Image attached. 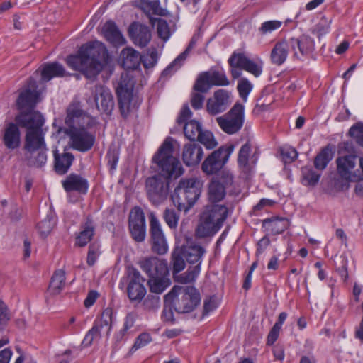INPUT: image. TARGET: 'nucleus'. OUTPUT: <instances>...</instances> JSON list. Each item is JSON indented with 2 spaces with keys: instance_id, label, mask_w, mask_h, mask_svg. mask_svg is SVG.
I'll return each mask as SVG.
<instances>
[{
  "instance_id": "38",
  "label": "nucleus",
  "mask_w": 363,
  "mask_h": 363,
  "mask_svg": "<svg viewBox=\"0 0 363 363\" xmlns=\"http://www.w3.org/2000/svg\"><path fill=\"white\" fill-rule=\"evenodd\" d=\"M65 279V272L62 269L57 270L51 278L48 292L51 295L59 294L64 289Z\"/></svg>"
},
{
  "instance_id": "57",
  "label": "nucleus",
  "mask_w": 363,
  "mask_h": 363,
  "mask_svg": "<svg viewBox=\"0 0 363 363\" xmlns=\"http://www.w3.org/2000/svg\"><path fill=\"white\" fill-rule=\"evenodd\" d=\"M143 304L145 308L149 311L157 310L160 306V297L153 295L148 296Z\"/></svg>"
},
{
  "instance_id": "13",
  "label": "nucleus",
  "mask_w": 363,
  "mask_h": 363,
  "mask_svg": "<svg viewBox=\"0 0 363 363\" xmlns=\"http://www.w3.org/2000/svg\"><path fill=\"white\" fill-rule=\"evenodd\" d=\"M228 63L230 66L240 67V69L255 77H259L263 72L264 62L260 57H256L254 59H250L242 52H233L228 59Z\"/></svg>"
},
{
  "instance_id": "22",
  "label": "nucleus",
  "mask_w": 363,
  "mask_h": 363,
  "mask_svg": "<svg viewBox=\"0 0 363 363\" xmlns=\"http://www.w3.org/2000/svg\"><path fill=\"white\" fill-rule=\"evenodd\" d=\"M128 34L133 43L141 48L145 47L152 38L149 27L138 22H133L130 25Z\"/></svg>"
},
{
  "instance_id": "25",
  "label": "nucleus",
  "mask_w": 363,
  "mask_h": 363,
  "mask_svg": "<svg viewBox=\"0 0 363 363\" xmlns=\"http://www.w3.org/2000/svg\"><path fill=\"white\" fill-rule=\"evenodd\" d=\"M63 188L67 192L77 191L79 194H86L89 189L88 181L78 175L72 174L62 181Z\"/></svg>"
},
{
  "instance_id": "11",
  "label": "nucleus",
  "mask_w": 363,
  "mask_h": 363,
  "mask_svg": "<svg viewBox=\"0 0 363 363\" xmlns=\"http://www.w3.org/2000/svg\"><path fill=\"white\" fill-rule=\"evenodd\" d=\"M230 82L223 69L212 68L201 73L194 86L195 91L207 92L212 86H226Z\"/></svg>"
},
{
  "instance_id": "47",
  "label": "nucleus",
  "mask_w": 363,
  "mask_h": 363,
  "mask_svg": "<svg viewBox=\"0 0 363 363\" xmlns=\"http://www.w3.org/2000/svg\"><path fill=\"white\" fill-rule=\"evenodd\" d=\"M202 130V125L196 120H190L184 125L185 137L191 141H195Z\"/></svg>"
},
{
  "instance_id": "18",
  "label": "nucleus",
  "mask_w": 363,
  "mask_h": 363,
  "mask_svg": "<svg viewBox=\"0 0 363 363\" xmlns=\"http://www.w3.org/2000/svg\"><path fill=\"white\" fill-rule=\"evenodd\" d=\"M231 93L225 89L216 90L206 104L208 113L215 116L224 112L231 104Z\"/></svg>"
},
{
  "instance_id": "31",
  "label": "nucleus",
  "mask_w": 363,
  "mask_h": 363,
  "mask_svg": "<svg viewBox=\"0 0 363 363\" xmlns=\"http://www.w3.org/2000/svg\"><path fill=\"white\" fill-rule=\"evenodd\" d=\"M198 37L194 36L186 50L179 55L162 72L163 76L171 75L178 70L184 64L190 51L195 47Z\"/></svg>"
},
{
  "instance_id": "20",
  "label": "nucleus",
  "mask_w": 363,
  "mask_h": 363,
  "mask_svg": "<svg viewBox=\"0 0 363 363\" xmlns=\"http://www.w3.org/2000/svg\"><path fill=\"white\" fill-rule=\"evenodd\" d=\"M93 97L97 109L103 113L111 115L114 101L110 89L101 84L96 85L93 91Z\"/></svg>"
},
{
  "instance_id": "24",
  "label": "nucleus",
  "mask_w": 363,
  "mask_h": 363,
  "mask_svg": "<svg viewBox=\"0 0 363 363\" xmlns=\"http://www.w3.org/2000/svg\"><path fill=\"white\" fill-rule=\"evenodd\" d=\"M25 160L28 165L34 167H43L48 160V147L25 149Z\"/></svg>"
},
{
  "instance_id": "15",
  "label": "nucleus",
  "mask_w": 363,
  "mask_h": 363,
  "mask_svg": "<svg viewBox=\"0 0 363 363\" xmlns=\"http://www.w3.org/2000/svg\"><path fill=\"white\" fill-rule=\"evenodd\" d=\"M128 296L132 301H140L145 297L147 291L144 286L145 279L140 272L131 268L128 272Z\"/></svg>"
},
{
  "instance_id": "44",
  "label": "nucleus",
  "mask_w": 363,
  "mask_h": 363,
  "mask_svg": "<svg viewBox=\"0 0 363 363\" xmlns=\"http://www.w3.org/2000/svg\"><path fill=\"white\" fill-rule=\"evenodd\" d=\"M142 9L148 14L167 16V11L162 9L160 0H140Z\"/></svg>"
},
{
  "instance_id": "17",
  "label": "nucleus",
  "mask_w": 363,
  "mask_h": 363,
  "mask_svg": "<svg viewBox=\"0 0 363 363\" xmlns=\"http://www.w3.org/2000/svg\"><path fill=\"white\" fill-rule=\"evenodd\" d=\"M139 266L149 278L162 275H169L167 262L157 257L143 258L139 261Z\"/></svg>"
},
{
  "instance_id": "2",
  "label": "nucleus",
  "mask_w": 363,
  "mask_h": 363,
  "mask_svg": "<svg viewBox=\"0 0 363 363\" xmlns=\"http://www.w3.org/2000/svg\"><path fill=\"white\" fill-rule=\"evenodd\" d=\"M160 174L146 179L145 188L149 200L153 205L162 203L169 194V179H177L184 173L179 160L173 156L172 138H167L152 157Z\"/></svg>"
},
{
  "instance_id": "60",
  "label": "nucleus",
  "mask_w": 363,
  "mask_h": 363,
  "mask_svg": "<svg viewBox=\"0 0 363 363\" xmlns=\"http://www.w3.org/2000/svg\"><path fill=\"white\" fill-rule=\"evenodd\" d=\"M99 255V247L96 245H91L89 247L87 255V263L89 266H92L96 262Z\"/></svg>"
},
{
  "instance_id": "43",
  "label": "nucleus",
  "mask_w": 363,
  "mask_h": 363,
  "mask_svg": "<svg viewBox=\"0 0 363 363\" xmlns=\"http://www.w3.org/2000/svg\"><path fill=\"white\" fill-rule=\"evenodd\" d=\"M57 223L56 217L50 213L37 225V230L42 238H46L53 230Z\"/></svg>"
},
{
  "instance_id": "53",
  "label": "nucleus",
  "mask_w": 363,
  "mask_h": 363,
  "mask_svg": "<svg viewBox=\"0 0 363 363\" xmlns=\"http://www.w3.org/2000/svg\"><path fill=\"white\" fill-rule=\"evenodd\" d=\"M280 153L282 160L285 163H291L298 157V153L297 150L289 145H284L280 147Z\"/></svg>"
},
{
  "instance_id": "1",
  "label": "nucleus",
  "mask_w": 363,
  "mask_h": 363,
  "mask_svg": "<svg viewBox=\"0 0 363 363\" xmlns=\"http://www.w3.org/2000/svg\"><path fill=\"white\" fill-rule=\"evenodd\" d=\"M41 91L38 90L37 82L30 77L26 84L20 90L16 100V106L20 113L16 116V122L26 128L23 149L47 147L43 128L44 118L42 114L34 108L41 101Z\"/></svg>"
},
{
  "instance_id": "12",
  "label": "nucleus",
  "mask_w": 363,
  "mask_h": 363,
  "mask_svg": "<svg viewBox=\"0 0 363 363\" xmlns=\"http://www.w3.org/2000/svg\"><path fill=\"white\" fill-rule=\"evenodd\" d=\"M235 146L232 144L222 146L213 151L203 162L202 170L207 174H213L220 170L228 161L234 151Z\"/></svg>"
},
{
  "instance_id": "30",
  "label": "nucleus",
  "mask_w": 363,
  "mask_h": 363,
  "mask_svg": "<svg viewBox=\"0 0 363 363\" xmlns=\"http://www.w3.org/2000/svg\"><path fill=\"white\" fill-rule=\"evenodd\" d=\"M3 141L5 146L10 150H15L20 146L21 133L16 124L10 123L6 126Z\"/></svg>"
},
{
  "instance_id": "64",
  "label": "nucleus",
  "mask_w": 363,
  "mask_h": 363,
  "mask_svg": "<svg viewBox=\"0 0 363 363\" xmlns=\"http://www.w3.org/2000/svg\"><path fill=\"white\" fill-rule=\"evenodd\" d=\"M270 245V240L268 237L264 236L259 240L257 244L256 256L259 257L262 255Z\"/></svg>"
},
{
  "instance_id": "51",
  "label": "nucleus",
  "mask_w": 363,
  "mask_h": 363,
  "mask_svg": "<svg viewBox=\"0 0 363 363\" xmlns=\"http://www.w3.org/2000/svg\"><path fill=\"white\" fill-rule=\"evenodd\" d=\"M102 333L104 332L94 324L84 336L82 345L85 347H89L94 340L100 339Z\"/></svg>"
},
{
  "instance_id": "16",
  "label": "nucleus",
  "mask_w": 363,
  "mask_h": 363,
  "mask_svg": "<svg viewBox=\"0 0 363 363\" xmlns=\"http://www.w3.org/2000/svg\"><path fill=\"white\" fill-rule=\"evenodd\" d=\"M129 229L135 241L140 242L145 240L146 237L145 217L140 207H134L130 212Z\"/></svg>"
},
{
  "instance_id": "36",
  "label": "nucleus",
  "mask_w": 363,
  "mask_h": 363,
  "mask_svg": "<svg viewBox=\"0 0 363 363\" xmlns=\"http://www.w3.org/2000/svg\"><path fill=\"white\" fill-rule=\"evenodd\" d=\"M94 235V226L91 220H87L82 227L76 237V245L79 247L86 245L92 239Z\"/></svg>"
},
{
  "instance_id": "3",
  "label": "nucleus",
  "mask_w": 363,
  "mask_h": 363,
  "mask_svg": "<svg viewBox=\"0 0 363 363\" xmlns=\"http://www.w3.org/2000/svg\"><path fill=\"white\" fill-rule=\"evenodd\" d=\"M65 133L69 138L70 146L79 152H87L95 143V135L90 132L95 124L94 118L82 111L78 104H71L67 109Z\"/></svg>"
},
{
  "instance_id": "26",
  "label": "nucleus",
  "mask_w": 363,
  "mask_h": 363,
  "mask_svg": "<svg viewBox=\"0 0 363 363\" xmlns=\"http://www.w3.org/2000/svg\"><path fill=\"white\" fill-rule=\"evenodd\" d=\"M203 155L201 147L195 143L186 144L184 146L182 159L187 166L198 164L203 158Z\"/></svg>"
},
{
  "instance_id": "40",
  "label": "nucleus",
  "mask_w": 363,
  "mask_h": 363,
  "mask_svg": "<svg viewBox=\"0 0 363 363\" xmlns=\"http://www.w3.org/2000/svg\"><path fill=\"white\" fill-rule=\"evenodd\" d=\"M225 196V186L218 179H212L208 185V199L211 202H218Z\"/></svg>"
},
{
  "instance_id": "41",
  "label": "nucleus",
  "mask_w": 363,
  "mask_h": 363,
  "mask_svg": "<svg viewBox=\"0 0 363 363\" xmlns=\"http://www.w3.org/2000/svg\"><path fill=\"white\" fill-rule=\"evenodd\" d=\"M200 272L199 266H191L185 272L174 275V279L176 282L182 284L193 283L196 281Z\"/></svg>"
},
{
  "instance_id": "45",
  "label": "nucleus",
  "mask_w": 363,
  "mask_h": 363,
  "mask_svg": "<svg viewBox=\"0 0 363 363\" xmlns=\"http://www.w3.org/2000/svg\"><path fill=\"white\" fill-rule=\"evenodd\" d=\"M333 157L332 148L327 146L316 155L314 160V166L316 169L323 170Z\"/></svg>"
},
{
  "instance_id": "62",
  "label": "nucleus",
  "mask_w": 363,
  "mask_h": 363,
  "mask_svg": "<svg viewBox=\"0 0 363 363\" xmlns=\"http://www.w3.org/2000/svg\"><path fill=\"white\" fill-rule=\"evenodd\" d=\"M214 179H218L221 184H223L225 189L230 186L233 183V176L228 172H223L220 175L215 177Z\"/></svg>"
},
{
  "instance_id": "19",
  "label": "nucleus",
  "mask_w": 363,
  "mask_h": 363,
  "mask_svg": "<svg viewBox=\"0 0 363 363\" xmlns=\"http://www.w3.org/2000/svg\"><path fill=\"white\" fill-rule=\"evenodd\" d=\"M289 40L294 57L299 60H303L315 50V41L308 35H303L298 38H291Z\"/></svg>"
},
{
  "instance_id": "27",
  "label": "nucleus",
  "mask_w": 363,
  "mask_h": 363,
  "mask_svg": "<svg viewBox=\"0 0 363 363\" xmlns=\"http://www.w3.org/2000/svg\"><path fill=\"white\" fill-rule=\"evenodd\" d=\"M102 32L106 40L115 47L121 46L126 43L125 38L113 21H107L103 26Z\"/></svg>"
},
{
  "instance_id": "52",
  "label": "nucleus",
  "mask_w": 363,
  "mask_h": 363,
  "mask_svg": "<svg viewBox=\"0 0 363 363\" xmlns=\"http://www.w3.org/2000/svg\"><path fill=\"white\" fill-rule=\"evenodd\" d=\"M237 89L240 96L246 102L248 95L253 89V84L247 78H241L238 82Z\"/></svg>"
},
{
  "instance_id": "21",
  "label": "nucleus",
  "mask_w": 363,
  "mask_h": 363,
  "mask_svg": "<svg viewBox=\"0 0 363 363\" xmlns=\"http://www.w3.org/2000/svg\"><path fill=\"white\" fill-rule=\"evenodd\" d=\"M256 152L252 154V147L249 143L244 144L240 149L238 157V164L242 172L250 173L255 167L258 160Z\"/></svg>"
},
{
  "instance_id": "9",
  "label": "nucleus",
  "mask_w": 363,
  "mask_h": 363,
  "mask_svg": "<svg viewBox=\"0 0 363 363\" xmlns=\"http://www.w3.org/2000/svg\"><path fill=\"white\" fill-rule=\"evenodd\" d=\"M134 82L127 74H122L116 93L118 98V105L121 114L125 117L128 113L138 107L140 101L138 97L133 95Z\"/></svg>"
},
{
  "instance_id": "55",
  "label": "nucleus",
  "mask_w": 363,
  "mask_h": 363,
  "mask_svg": "<svg viewBox=\"0 0 363 363\" xmlns=\"http://www.w3.org/2000/svg\"><path fill=\"white\" fill-rule=\"evenodd\" d=\"M158 60V53L155 49L150 50L145 56L142 57L141 62L145 68H150L155 65Z\"/></svg>"
},
{
  "instance_id": "42",
  "label": "nucleus",
  "mask_w": 363,
  "mask_h": 363,
  "mask_svg": "<svg viewBox=\"0 0 363 363\" xmlns=\"http://www.w3.org/2000/svg\"><path fill=\"white\" fill-rule=\"evenodd\" d=\"M113 322V310L111 308H105L99 319H96L94 324L97 325L103 332L109 334Z\"/></svg>"
},
{
  "instance_id": "56",
  "label": "nucleus",
  "mask_w": 363,
  "mask_h": 363,
  "mask_svg": "<svg viewBox=\"0 0 363 363\" xmlns=\"http://www.w3.org/2000/svg\"><path fill=\"white\" fill-rule=\"evenodd\" d=\"M349 133L352 137L356 138L359 145L363 147V124L357 123L352 125L349 130Z\"/></svg>"
},
{
  "instance_id": "7",
  "label": "nucleus",
  "mask_w": 363,
  "mask_h": 363,
  "mask_svg": "<svg viewBox=\"0 0 363 363\" xmlns=\"http://www.w3.org/2000/svg\"><path fill=\"white\" fill-rule=\"evenodd\" d=\"M202 183L197 178L182 179L172 195L174 205L180 211L187 212L200 196Z\"/></svg>"
},
{
  "instance_id": "49",
  "label": "nucleus",
  "mask_w": 363,
  "mask_h": 363,
  "mask_svg": "<svg viewBox=\"0 0 363 363\" xmlns=\"http://www.w3.org/2000/svg\"><path fill=\"white\" fill-rule=\"evenodd\" d=\"M303 184L306 186H315L319 182L320 174L311 168H302Z\"/></svg>"
},
{
  "instance_id": "4",
  "label": "nucleus",
  "mask_w": 363,
  "mask_h": 363,
  "mask_svg": "<svg viewBox=\"0 0 363 363\" xmlns=\"http://www.w3.org/2000/svg\"><path fill=\"white\" fill-rule=\"evenodd\" d=\"M108 60V53L105 45L94 40L82 45L76 55L67 57L66 62L72 69L82 72L87 78H94Z\"/></svg>"
},
{
  "instance_id": "29",
  "label": "nucleus",
  "mask_w": 363,
  "mask_h": 363,
  "mask_svg": "<svg viewBox=\"0 0 363 363\" xmlns=\"http://www.w3.org/2000/svg\"><path fill=\"white\" fill-rule=\"evenodd\" d=\"M289 50H291V45L289 39L277 42L271 51L272 63L276 65L284 64L287 59Z\"/></svg>"
},
{
  "instance_id": "54",
  "label": "nucleus",
  "mask_w": 363,
  "mask_h": 363,
  "mask_svg": "<svg viewBox=\"0 0 363 363\" xmlns=\"http://www.w3.org/2000/svg\"><path fill=\"white\" fill-rule=\"evenodd\" d=\"M163 218L167 225L171 229H175L178 225L179 216L172 209H166Z\"/></svg>"
},
{
  "instance_id": "10",
  "label": "nucleus",
  "mask_w": 363,
  "mask_h": 363,
  "mask_svg": "<svg viewBox=\"0 0 363 363\" xmlns=\"http://www.w3.org/2000/svg\"><path fill=\"white\" fill-rule=\"evenodd\" d=\"M245 121V106L236 103L231 109L216 118L220 129L227 134L233 135L240 131Z\"/></svg>"
},
{
  "instance_id": "33",
  "label": "nucleus",
  "mask_w": 363,
  "mask_h": 363,
  "mask_svg": "<svg viewBox=\"0 0 363 363\" xmlns=\"http://www.w3.org/2000/svg\"><path fill=\"white\" fill-rule=\"evenodd\" d=\"M74 156L69 152L57 153L54 151L55 169L59 174H64L67 172L74 160Z\"/></svg>"
},
{
  "instance_id": "28",
  "label": "nucleus",
  "mask_w": 363,
  "mask_h": 363,
  "mask_svg": "<svg viewBox=\"0 0 363 363\" xmlns=\"http://www.w3.org/2000/svg\"><path fill=\"white\" fill-rule=\"evenodd\" d=\"M40 73L41 81L47 82L54 77H61L65 74L64 67L58 62L46 63L40 67L36 73Z\"/></svg>"
},
{
  "instance_id": "23",
  "label": "nucleus",
  "mask_w": 363,
  "mask_h": 363,
  "mask_svg": "<svg viewBox=\"0 0 363 363\" xmlns=\"http://www.w3.org/2000/svg\"><path fill=\"white\" fill-rule=\"evenodd\" d=\"M141 60L139 52L131 47L123 48L119 55V62L125 69H136L140 67Z\"/></svg>"
},
{
  "instance_id": "39",
  "label": "nucleus",
  "mask_w": 363,
  "mask_h": 363,
  "mask_svg": "<svg viewBox=\"0 0 363 363\" xmlns=\"http://www.w3.org/2000/svg\"><path fill=\"white\" fill-rule=\"evenodd\" d=\"M318 22L315 23L310 29L312 34L319 39L329 33L331 24V19L327 18L322 13H318Z\"/></svg>"
},
{
  "instance_id": "35",
  "label": "nucleus",
  "mask_w": 363,
  "mask_h": 363,
  "mask_svg": "<svg viewBox=\"0 0 363 363\" xmlns=\"http://www.w3.org/2000/svg\"><path fill=\"white\" fill-rule=\"evenodd\" d=\"M177 21V18H174V21L170 20V24H169L164 19L158 18L156 20V27L158 37L161 38L164 42H167L174 32L175 23Z\"/></svg>"
},
{
  "instance_id": "5",
  "label": "nucleus",
  "mask_w": 363,
  "mask_h": 363,
  "mask_svg": "<svg viewBox=\"0 0 363 363\" xmlns=\"http://www.w3.org/2000/svg\"><path fill=\"white\" fill-rule=\"evenodd\" d=\"M228 215V209L225 205H208L199 219L196 229V235L199 238L212 237L222 228Z\"/></svg>"
},
{
  "instance_id": "46",
  "label": "nucleus",
  "mask_w": 363,
  "mask_h": 363,
  "mask_svg": "<svg viewBox=\"0 0 363 363\" xmlns=\"http://www.w3.org/2000/svg\"><path fill=\"white\" fill-rule=\"evenodd\" d=\"M183 254V247H176L172 253L171 262L172 264L173 276L182 272L186 266Z\"/></svg>"
},
{
  "instance_id": "59",
  "label": "nucleus",
  "mask_w": 363,
  "mask_h": 363,
  "mask_svg": "<svg viewBox=\"0 0 363 363\" xmlns=\"http://www.w3.org/2000/svg\"><path fill=\"white\" fill-rule=\"evenodd\" d=\"M340 266L337 268V271L344 281H346L348 279V260L346 256L341 255L340 257Z\"/></svg>"
},
{
  "instance_id": "14",
  "label": "nucleus",
  "mask_w": 363,
  "mask_h": 363,
  "mask_svg": "<svg viewBox=\"0 0 363 363\" xmlns=\"http://www.w3.org/2000/svg\"><path fill=\"white\" fill-rule=\"evenodd\" d=\"M150 232L152 250L159 255L167 253L169 249L167 239L159 220L152 212L150 213Z\"/></svg>"
},
{
  "instance_id": "48",
  "label": "nucleus",
  "mask_w": 363,
  "mask_h": 363,
  "mask_svg": "<svg viewBox=\"0 0 363 363\" xmlns=\"http://www.w3.org/2000/svg\"><path fill=\"white\" fill-rule=\"evenodd\" d=\"M283 22L278 20L267 21L261 23L258 32L262 35H267L281 27Z\"/></svg>"
},
{
  "instance_id": "63",
  "label": "nucleus",
  "mask_w": 363,
  "mask_h": 363,
  "mask_svg": "<svg viewBox=\"0 0 363 363\" xmlns=\"http://www.w3.org/2000/svg\"><path fill=\"white\" fill-rule=\"evenodd\" d=\"M202 93H194L192 94L191 104L196 110L201 109L203 107L205 97Z\"/></svg>"
},
{
  "instance_id": "32",
  "label": "nucleus",
  "mask_w": 363,
  "mask_h": 363,
  "mask_svg": "<svg viewBox=\"0 0 363 363\" xmlns=\"http://www.w3.org/2000/svg\"><path fill=\"white\" fill-rule=\"evenodd\" d=\"M205 252L204 248L197 245H189L183 248L184 257L188 263L195 264L194 266H199V267H201L202 257Z\"/></svg>"
},
{
  "instance_id": "37",
  "label": "nucleus",
  "mask_w": 363,
  "mask_h": 363,
  "mask_svg": "<svg viewBox=\"0 0 363 363\" xmlns=\"http://www.w3.org/2000/svg\"><path fill=\"white\" fill-rule=\"evenodd\" d=\"M171 284L169 275H162L149 278L148 285L151 292L160 294L164 291Z\"/></svg>"
},
{
  "instance_id": "58",
  "label": "nucleus",
  "mask_w": 363,
  "mask_h": 363,
  "mask_svg": "<svg viewBox=\"0 0 363 363\" xmlns=\"http://www.w3.org/2000/svg\"><path fill=\"white\" fill-rule=\"evenodd\" d=\"M152 341L151 335L147 333L140 334L136 339L132 349L137 350L150 343Z\"/></svg>"
},
{
  "instance_id": "34",
  "label": "nucleus",
  "mask_w": 363,
  "mask_h": 363,
  "mask_svg": "<svg viewBox=\"0 0 363 363\" xmlns=\"http://www.w3.org/2000/svg\"><path fill=\"white\" fill-rule=\"evenodd\" d=\"M263 226L274 235L283 233L289 226V221L285 218L274 217L263 220Z\"/></svg>"
},
{
  "instance_id": "6",
  "label": "nucleus",
  "mask_w": 363,
  "mask_h": 363,
  "mask_svg": "<svg viewBox=\"0 0 363 363\" xmlns=\"http://www.w3.org/2000/svg\"><path fill=\"white\" fill-rule=\"evenodd\" d=\"M165 304L174 307L176 311L186 313L193 311L200 303L201 296L194 286H174L164 297Z\"/></svg>"
},
{
  "instance_id": "61",
  "label": "nucleus",
  "mask_w": 363,
  "mask_h": 363,
  "mask_svg": "<svg viewBox=\"0 0 363 363\" xmlns=\"http://www.w3.org/2000/svg\"><path fill=\"white\" fill-rule=\"evenodd\" d=\"M218 307V303L215 297L206 298L203 303V315H207Z\"/></svg>"
},
{
  "instance_id": "8",
  "label": "nucleus",
  "mask_w": 363,
  "mask_h": 363,
  "mask_svg": "<svg viewBox=\"0 0 363 363\" xmlns=\"http://www.w3.org/2000/svg\"><path fill=\"white\" fill-rule=\"evenodd\" d=\"M357 156L352 154L337 157V175L341 181L346 183L363 181V157L359 159V168H357Z\"/></svg>"
},
{
  "instance_id": "50",
  "label": "nucleus",
  "mask_w": 363,
  "mask_h": 363,
  "mask_svg": "<svg viewBox=\"0 0 363 363\" xmlns=\"http://www.w3.org/2000/svg\"><path fill=\"white\" fill-rule=\"evenodd\" d=\"M196 140L200 142L207 149H213L217 145V142L213 133L208 130H202Z\"/></svg>"
}]
</instances>
